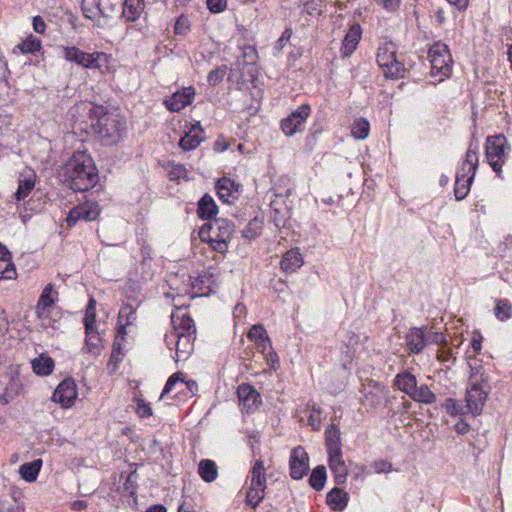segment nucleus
I'll return each mask as SVG.
<instances>
[{
    "label": "nucleus",
    "instance_id": "f257e3e1",
    "mask_svg": "<svg viewBox=\"0 0 512 512\" xmlns=\"http://www.w3.org/2000/svg\"><path fill=\"white\" fill-rule=\"evenodd\" d=\"M63 182L72 190L84 192L94 187L98 173L92 158L84 152L74 153L63 168Z\"/></svg>",
    "mask_w": 512,
    "mask_h": 512
},
{
    "label": "nucleus",
    "instance_id": "e433bc0d",
    "mask_svg": "<svg viewBox=\"0 0 512 512\" xmlns=\"http://www.w3.org/2000/svg\"><path fill=\"white\" fill-rule=\"evenodd\" d=\"M416 402L430 405L436 401V395L432 392L429 387L425 384L415 387L411 395L409 396Z\"/></svg>",
    "mask_w": 512,
    "mask_h": 512
},
{
    "label": "nucleus",
    "instance_id": "412c9836",
    "mask_svg": "<svg viewBox=\"0 0 512 512\" xmlns=\"http://www.w3.org/2000/svg\"><path fill=\"white\" fill-rule=\"evenodd\" d=\"M479 144L476 140H471L468 150L465 155V159L458 172L465 173L467 175L475 176L478 168L479 158Z\"/></svg>",
    "mask_w": 512,
    "mask_h": 512
},
{
    "label": "nucleus",
    "instance_id": "bb28decb",
    "mask_svg": "<svg viewBox=\"0 0 512 512\" xmlns=\"http://www.w3.org/2000/svg\"><path fill=\"white\" fill-rule=\"evenodd\" d=\"M195 334L184 335L180 334L176 337L174 343L176 345V361L185 360L194 349Z\"/></svg>",
    "mask_w": 512,
    "mask_h": 512
},
{
    "label": "nucleus",
    "instance_id": "052dcab7",
    "mask_svg": "<svg viewBox=\"0 0 512 512\" xmlns=\"http://www.w3.org/2000/svg\"><path fill=\"white\" fill-rule=\"evenodd\" d=\"M137 413L140 417L145 418L152 415V408L143 400L137 402Z\"/></svg>",
    "mask_w": 512,
    "mask_h": 512
},
{
    "label": "nucleus",
    "instance_id": "2f4dec72",
    "mask_svg": "<svg viewBox=\"0 0 512 512\" xmlns=\"http://www.w3.org/2000/svg\"><path fill=\"white\" fill-rule=\"evenodd\" d=\"M475 176L458 172L456 175L454 195L456 200H463L470 191V185Z\"/></svg>",
    "mask_w": 512,
    "mask_h": 512
},
{
    "label": "nucleus",
    "instance_id": "3c124183",
    "mask_svg": "<svg viewBox=\"0 0 512 512\" xmlns=\"http://www.w3.org/2000/svg\"><path fill=\"white\" fill-rule=\"evenodd\" d=\"M227 71V65H221L216 69L210 71L207 77L208 84L211 86L218 85L223 80V77L226 75Z\"/></svg>",
    "mask_w": 512,
    "mask_h": 512
},
{
    "label": "nucleus",
    "instance_id": "37998d69",
    "mask_svg": "<svg viewBox=\"0 0 512 512\" xmlns=\"http://www.w3.org/2000/svg\"><path fill=\"white\" fill-rule=\"evenodd\" d=\"M82 11L86 18L98 21L101 16V9L98 0H82Z\"/></svg>",
    "mask_w": 512,
    "mask_h": 512
},
{
    "label": "nucleus",
    "instance_id": "6ab92c4d",
    "mask_svg": "<svg viewBox=\"0 0 512 512\" xmlns=\"http://www.w3.org/2000/svg\"><path fill=\"white\" fill-rule=\"evenodd\" d=\"M362 36V28L359 24H353L347 31L340 49L341 57H349L357 48Z\"/></svg>",
    "mask_w": 512,
    "mask_h": 512
},
{
    "label": "nucleus",
    "instance_id": "69168bd1",
    "mask_svg": "<svg viewBox=\"0 0 512 512\" xmlns=\"http://www.w3.org/2000/svg\"><path fill=\"white\" fill-rule=\"evenodd\" d=\"M32 24H33V29L36 33L43 34L45 32L46 24H45L44 20L42 19V17L35 16L33 18Z\"/></svg>",
    "mask_w": 512,
    "mask_h": 512
},
{
    "label": "nucleus",
    "instance_id": "f8f14e48",
    "mask_svg": "<svg viewBox=\"0 0 512 512\" xmlns=\"http://www.w3.org/2000/svg\"><path fill=\"white\" fill-rule=\"evenodd\" d=\"M290 476L294 480H300L309 471V457L302 446L292 449L289 458Z\"/></svg>",
    "mask_w": 512,
    "mask_h": 512
},
{
    "label": "nucleus",
    "instance_id": "4d7b16f0",
    "mask_svg": "<svg viewBox=\"0 0 512 512\" xmlns=\"http://www.w3.org/2000/svg\"><path fill=\"white\" fill-rule=\"evenodd\" d=\"M444 408L450 415L464 414L463 408L457 403L455 399L448 398L445 400Z\"/></svg>",
    "mask_w": 512,
    "mask_h": 512
},
{
    "label": "nucleus",
    "instance_id": "4468645a",
    "mask_svg": "<svg viewBox=\"0 0 512 512\" xmlns=\"http://www.w3.org/2000/svg\"><path fill=\"white\" fill-rule=\"evenodd\" d=\"M247 337L250 341L254 342L258 351L266 356L276 357V354L272 351L271 341L268 337L267 331L261 324L253 325L248 333Z\"/></svg>",
    "mask_w": 512,
    "mask_h": 512
},
{
    "label": "nucleus",
    "instance_id": "ea45409f",
    "mask_svg": "<svg viewBox=\"0 0 512 512\" xmlns=\"http://www.w3.org/2000/svg\"><path fill=\"white\" fill-rule=\"evenodd\" d=\"M118 337L119 336L117 335V337L113 343L110 358L107 362V369L110 374H114L117 371L118 366L122 362L123 356H124L122 349H121V344L118 341Z\"/></svg>",
    "mask_w": 512,
    "mask_h": 512
},
{
    "label": "nucleus",
    "instance_id": "6e6552de",
    "mask_svg": "<svg viewBox=\"0 0 512 512\" xmlns=\"http://www.w3.org/2000/svg\"><path fill=\"white\" fill-rule=\"evenodd\" d=\"M509 145L504 135L489 136L486 140L485 155L491 168L501 176L502 166L507 159Z\"/></svg>",
    "mask_w": 512,
    "mask_h": 512
},
{
    "label": "nucleus",
    "instance_id": "cd10ccee",
    "mask_svg": "<svg viewBox=\"0 0 512 512\" xmlns=\"http://www.w3.org/2000/svg\"><path fill=\"white\" fill-rule=\"evenodd\" d=\"M203 133L202 128L197 125H193L189 132H187L180 140L179 146L184 151H190L199 146V144L203 141V137L201 134Z\"/></svg>",
    "mask_w": 512,
    "mask_h": 512
},
{
    "label": "nucleus",
    "instance_id": "bf43d9fd",
    "mask_svg": "<svg viewBox=\"0 0 512 512\" xmlns=\"http://www.w3.org/2000/svg\"><path fill=\"white\" fill-rule=\"evenodd\" d=\"M372 468L376 473H389L392 470V464L386 460L380 459L372 463Z\"/></svg>",
    "mask_w": 512,
    "mask_h": 512
},
{
    "label": "nucleus",
    "instance_id": "49530a36",
    "mask_svg": "<svg viewBox=\"0 0 512 512\" xmlns=\"http://www.w3.org/2000/svg\"><path fill=\"white\" fill-rule=\"evenodd\" d=\"M22 53H35L41 48V40L33 35L28 36L23 42L16 46Z\"/></svg>",
    "mask_w": 512,
    "mask_h": 512
},
{
    "label": "nucleus",
    "instance_id": "f3484780",
    "mask_svg": "<svg viewBox=\"0 0 512 512\" xmlns=\"http://www.w3.org/2000/svg\"><path fill=\"white\" fill-rule=\"evenodd\" d=\"M58 293L54 289V285L49 283L43 289L36 305V315L39 319H45L49 316V308L54 305L57 300Z\"/></svg>",
    "mask_w": 512,
    "mask_h": 512
},
{
    "label": "nucleus",
    "instance_id": "393cba45",
    "mask_svg": "<svg viewBox=\"0 0 512 512\" xmlns=\"http://www.w3.org/2000/svg\"><path fill=\"white\" fill-rule=\"evenodd\" d=\"M137 319L136 310L130 304H124L118 314L117 334L123 339L126 334V327L132 325Z\"/></svg>",
    "mask_w": 512,
    "mask_h": 512
},
{
    "label": "nucleus",
    "instance_id": "680f3d73",
    "mask_svg": "<svg viewBox=\"0 0 512 512\" xmlns=\"http://www.w3.org/2000/svg\"><path fill=\"white\" fill-rule=\"evenodd\" d=\"M292 35V30L287 28L283 31L281 37L277 40L275 44V49L280 52L282 48L285 46V44L290 40Z\"/></svg>",
    "mask_w": 512,
    "mask_h": 512
},
{
    "label": "nucleus",
    "instance_id": "dca6fc26",
    "mask_svg": "<svg viewBox=\"0 0 512 512\" xmlns=\"http://www.w3.org/2000/svg\"><path fill=\"white\" fill-rule=\"evenodd\" d=\"M194 96L195 89L192 86L185 87L181 91L175 92L168 100H166L165 105L168 110L178 112L191 104Z\"/></svg>",
    "mask_w": 512,
    "mask_h": 512
},
{
    "label": "nucleus",
    "instance_id": "f704fd0d",
    "mask_svg": "<svg viewBox=\"0 0 512 512\" xmlns=\"http://www.w3.org/2000/svg\"><path fill=\"white\" fill-rule=\"evenodd\" d=\"M250 486L266 489V469L262 460L255 461L251 471Z\"/></svg>",
    "mask_w": 512,
    "mask_h": 512
},
{
    "label": "nucleus",
    "instance_id": "09e8293b",
    "mask_svg": "<svg viewBox=\"0 0 512 512\" xmlns=\"http://www.w3.org/2000/svg\"><path fill=\"white\" fill-rule=\"evenodd\" d=\"M265 489L250 486L246 494V502L252 508H256L264 498Z\"/></svg>",
    "mask_w": 512,
    "mask_h": 512
},
{
    "label": "nucleus",
    "instance_id": "0eeeda50",
    "mask_svg": "<svg viewBox=\"0 0 512 512\" xmlns=\"http://www.w3.org/2000/svg\"><path fill=\"white\" fill-rule=\"evenodd\" d=\"M428 59L431 64V75L439 76L438 81H443L450 76L452 58L448 46L437 42L428 51Z\"/></svg>",
    "mask_w": 512,
    "mask_h": 512
},
{
    "label": "nucleus",
    "instance_id": "f03ea898",
    "mask_svg": "<svg viewBox=\"0 0 512 512\" xmlns=\"http://www.w3.org/2000/svg\"><path fill=\"white\" fill-rule=\"evenodd\" d=\"M91 127L105 145L116 144L122 138L125 121L114 113H108L103 106L89 108Z\"/></svg>",
    "mask_w": 512,
    "mask_h": 512
},
{
    "label": "nucleus",
    "instance_id": "7c9ffc66",
    "mask_svg": "<svg viewBox=\"0 0 512 512\" xmlns=\"http://www.w3.org/2000/svg\"><path fill=\"white\" fill-rule=\"evenodd\" d=\"M325 436H326V447H327L328 454L342 452L341 451L340 431L336 425L331 424L325 430Z\"/></svg>",
    "mask_w": 512,
    "mask_h": 512
},
{
    "label": "nucleus",
    "instance_id": "0e129e2a",
    "mask_svg": "<svg viewBox=\"0 0 512 512\" xmlns=\"http://www.w3.org/2000/svg\"><path fill=\"white\" fill-rule=\"evenodd\" d=\"M452 358L455 360L452 354V349L446 348L445 345H443V347L437 352V359L441 362H447Z\"/></svg>",
    "mask_w": 512,
    "mask_h": 512
},
{
    "label": "nucleus",
    "instance_id": "4c0bfd02",
    "mask_svg": "<svg viewBox=\"0 0 512 512\" xmlns=\"http://www.w3.org/2000/svg\"><path fill=\"white\" fill-rule=\"evenodd\" d=\"M198 473L205 482H212L218 476V468L213 460L203 459L199 463Z\"/></svg>",
    "mask_w": 512,
    "mask_h": 512
},
{
    "label": "nucleus",
    "instance_id": "5701e85b",
    "mask_svg": "<svg viewBox=\"0 0 512 512\" xmlns=\"http://www.w3.org/2000/svg\"><path fill=\"white\" fill-rule=\"evenodd\" d=\"M328 458L335 483L338 485L344 484L347 479L348 468L342 458V452L328 454Z\"/></svg>",
    "mask_w": 512,
    "mask_h": 512
},
{
    "label": "nucleus",
    "instance_id": "c85d7f7f",
    "mask_svg": "<svg viewBox=\"0 0 512 512\" xmlns=\"http://www.w3.org/2000/svg\"><path fill=\"white\" fill-rule=\"evenodd\" d=\"M303 257L297 249L287 251L280 262V267L287 273H293L303 265Z\"/></svg>",
    "mask_w": 512,
    "mask_h": 512
},
{
    "label": "nucleus",
    "instance_id": "9d476101",
    "mask_svg": "<svg viewBox=\"0 0 512 512\" xmlns=\"http://www.w3.org/2000/svg\"><path fill=\"white\" fill-rule=\"evenodd\" d=\"M311 109L308 104L299 106L290 115L281 121V129L286 136H293L304 129V123L310 115Z\"/></svg>",
    "mask_w": 512,
    "mask_h": 512
},
{
    "label": "nucleus",
    "instance_id": "20e7f679",
    "mask_svg": "<svg viewBox=\"0 0 512 512\" xmlns=\"http://www.w3.org/2000/svg\"><path fill=\"white\" fill-rule=\"evenodd\" d=\"M396 45L393 42L381 43L377 50L376 60L384 75L390 78H401L405 73L404 65L396 57Z\"/></svg>",
    "mask_w": 512,
    "mask_h": 512
},
{
    "label": "nucleus",
    "instance_id": "72a5a7b5",
    "mask_svg": "<svg viewBox=\"0 0 512 512\" xmlns=\"http://www.w3.org/2000/svg\"><path fill=\"white\" fill-rule=\"evenodd\" d=\"M395 385L399 390L410 396L417 385V379L410 372L404 371L396 375Z\"/></svg>",
    "mask_w": 512,
    "mask_h": 512
},
{
    "label": "nucleus",
    "instance_id": "338daca9",
    "mask_svg": "<svg viewBox=\"0 0 512 512\" xmlns=\"http://www.w3.org/2000/svg\"><path fill=\"white\" fill-rule=\"evenodd\" d=\"M305 8L310 16H317L321 14V10L318 9L317 4L313 1H307L305 3Z\"/></svg>",
    "mask_w": 512,
    "mask_h": 512
},
{
    "label": "nucleus",
    "instance_id": "5fc2aeb1",
    "mask_svg": "<svg viewBox=\"0 0 512 512\" xmlns=\"http://www.w3.org/2000/svg\"><path fill=\"white\" fill-rule=\"evenodd\" d=\"M16 277V269L13 264L8 261H4L3 264H0V280L1 279H13Z\"/></svg>",
    "mask_w": 512,
    "mask_h": 512
},
{
    "label": "nucleus",
    "instance_id": "473e14b6",
    "mask_svg": "<svg viewBox=\"0 0 512 512\" xmlns=\"http://www.w3.org/2000/svg\"><path fill=\"white\" fill-rule=\"evenodd\" d=\"M197 212L201 219H211L217 215L218 207L209 194H204L199 200Z\"/></svg>",
    "mask_w": 512,
    "mask_h": 512
},
{
    "label": "nucleus",
    "instance_id": "8fccbe9b",
    "mask_svg": "<svg viewBox=\"0 0 512 512\" xmlns=\"http://www.w3.org/2000/svg\"><path fill=\"white\" fill-rule=\"evenodd\" d=\"M178 383H184V374L182 372H176L168 378L160 395V399L169 394Z\"/></svg>",
    "mask_w": 512,
    "mask_h": 512
},
{
    "label": "nucleus",
    "instance_id": "a211bd4d",
    "mask_svg": "<svg viewBox=\"0 0 512 512\" xmlns=\"http://www.w3.org/2000/svg\"><path fill=\"white\" fill-rule=\"evenodd\" d=\"M216 192L218 198L223 203H232L238 198L239 185L227 177L219 179L216 183Z\"/></svg>",
    "mask_w": 512,
    "mask_h": 512
},
{
    "label": "nucleus",
    "instance_id": "864d4df0",
    "mask_svg": "<svg viewBox=\"0 0 512 512\" xmlns=\"http://www.w3.org/2000/svg\"><path fill=\"white\" fill-rule=\"evenodd\" d=\"M261 230L260 223L255 219L248 223V225L242 230L243 237L247 239L256 238Z\"/></svg>",
    "mask_w": 512,
    "mask_h": 512
},
{
    "label": "nucleus",
    "instance_id": "39448f33",
    "mask_svg": "<svg viewBox=\"0 0 512 512\" xmlns=\"http://www.w3.org/2000/svg\"><path fill=\"white\" fill-rule=\"evenodd\" d=\"M489 391L490 385L482 375L480 378L471 375L470 386L465 398L467 413H471L473 416L479 415L483 410Z\"/></svg>",
    "mask_w": 512,
    "mask_h": 512
},
{
    "label": "nucleus",
    "instance_id": "1a4fd4ad",
    "mask_svg": "<svg viewBox=\"0 0 512 512\" xmlns=\"http://www.w3.org/2000/svg\"><path fill=\"white\" fill-rule=\"evenodd\" d=\"M171 321L173 325V331L170 334H166L165 342L168 348L174 344L176 337L180 334L185 336L189 334H196V328L193 319L188 315L187 312L177 309L171 314Z\"/></svg>",
    "mask_w": 512,
    "mask_h": 512
},
{
    "label": "nucleus",
    "instance_id": "774afa93",
    "mask_svg": "<svg viewBox=\"0 0 512 512\" xmlns=\"http://www.w3.org/2000/svg\"><path fill=\"white\" fill-rule=\"evenodd\" d=\"M470 430V426L468 423L464 422L463 420H460L458 421L456 424H455V431L460 434V435H464L466 433H468Z\"/></svg>",
    "mask_w": 512,
    "mask_h": 512
},
{
    "label": "nucleus",
    "instance_id": "de8ad7c7",
    "mask_svg": "<svg viewBox=\"0 0 512 512\" xmlns=\"http://www.w3.org/2000/svg\"><path fill=\"white\" fill-rule=\"evenodd\" d=\"M84 326L85 330L96 329V301L91 298L86 307L85 317H84Z\"/></svg>",
    "mask_w": 512,
    "mask_h": 512
},
{
    "label": "nucleus",
    "instance_id": "13d9d810",
    "mask_svg": "<svg viewBox=\"0 0 512 512\" xmlns=\"http://www.w3.org/2000/svg\"><path fill=\"white\" fill-rule=\"evenodd\" d=\"M207 8L212 13H221L227 8V0H206Z\"/></svg>",
    "mask_w": 512,
    "mask_h": 512
},
{
    "label": "nucleus",
    "instance_id": "a878e982",
    "mask_svg": "<svg viewBox=\"0 0 512 512\" xmlns=\"http://www.w3.org/2000/svg\"><path fill=\"white\" fill-rule=\"evenodd\" d=\"M406 346L411 353L419 354L426 346L424 328H411L406 335Z\"/></svg>",
    "mask_w": 512,
    "mask_h": 512
},
{
    "label": "nucleus",
    "instance_id": "ddd939ff",
    "mask_svg": "<svg viewBox=\"0 0 512 512\" xmlns=\"http://www.w3.org/2000/svg\"><path fill=\"white\" fill-rule=\"evenodd\" d=\"M77 385L72 378L63 380L52 395V400L62 407H71L77 398Z\"/></svg>",
    "mask_w": 512,
    "mask_h": 512
},
{
    "label": "nucleus",
    "instance_id": "9b49d317",
    "mask_svg": "<svg viewBox=\"0 0 512 512\" xmlns=\"http://www.w3.org/2000/svg\"><path fill=\"white\" fill-rule=\"evenodd\" d=\"M99 215V205L96 202L86 201L78 204L69 211L66 217V223L69 227H73L80 220L91 222L96 220Z\"/></svg>",
    "mask_w": 512,
    "mask_h": 512
},
{
    "label": "nucleus",
    "instance_id": "a18cd8bd",
    "mask_svg": "<svg viewBox=\"0 0 512 512\" xmlns=\"http://www.w3.org/2000/svg\"><path fill=\"white\" fill-rule=\"evenodd\" d=\"M494 314L500 321H506L512 316V305L506 299H500L497 301L494 308Z\"/></svg>",
    "mask_w": 512,
    "mask_h": 512
},
{
    "label": "nucleus",
    "instance_id": "e2e57ef3",
    "mask_svg": "<svg viewBox=\"0 0 512 512\" xmlns=\"http://www.w3.org/2000/svg\"><path fill=\"white\" fill-rule=\"evenodd\" d=\"M376 2L388 11H395L399 8L401 0H376Z\"/></svg>",
    "mask_w": 512,
    "mask_h": 512
},
{
    "label": "nucleus",
    "instance_id": "c756f323",
    "mask_svg": "<svg viewBox=\"0 0 512 512\" xmlns=\"http://www.w3.org/2000/svg\"><path fill=\"white\" fill-rule=\"evenodd\" d=\"M349 501V495L340 488H333L327 493L326 502L334 511L343 510Z\"/></svg>",
    "mask_w": 512,
    "mask_h": 512
},
{
    "label": "nucleus",
    "instance_id": "b1692460",
    "mask_svg": "<svg viewBox=\"0 0 512 512\" xmlns=\"http://www.w3.org/2000/svg\"><path fill=\"white\" fill-rule=\"evenodd\" d=\"M103 344L98 328L85 330V344L82 348L83 353H88L93 356H99L102 352Z\"/></svg>",
    "mask_w": 512,
    "mask_h": 512
},
{
    "label": "nucleus",
    "instance_id": "6e6d98bb",
    "mask_svg": "<svg viewBox=\"0 0 512 512\" xmlns=\"http://www.w3.org/2000/svg\"><path fill=\"white\" fill-rule=\"evenodd\" d=\"M190 24L188 18L185 16H180L177 18L176 23L174 25V32L178 35H184L189 31Z\"/></svg>",
    "mask_w": 512,
    "mask_h": 512
},
{
    "label": "nucleus",
    "instance_id": "a19ab883",
    "mask_svg": "<svg viewBox=\"0 0 512 512\" xmlns=\"http://www.w3.org/2000/svg\"><path fill=\"white\" fill-rule=\"evenodd\" d=\"M32 368L36 374L46 376L52 373L54 361L50 357L40 356L32 361Z\"/></svg>",
    "mask_w": 512,
    "mask_h": 512
},
{
    "label": "nucleus",
    "instance_id": "58836bf2",
    "mask_svg": "<svg viewBox=\"0 0 512 512\" xmlns=\"http://www.w3.org/2000/svg\"><path fill=\"white\" fill-rule=\"evenodd\" d=\"M41 466L42 460L36 459L32 462L22 464L19 468V473L24 480L33 482L37 479Z\"/></svg>",
    "mask_w": 512,
    "mask_h": 512
},
{
    "label": "nucleus",
    "instance_id": "4be33fe9",
    "mask_svg": "<svg viewBox=\"0 0 512 512\" xmlns=\"http://www.w3.org/2000/svg\"><path fill=\"white\" fill-rule=\"evenodd\" d=\"M479 144L476 140H471L468 150L465 155V159L458 172L465 173L467 175L475 176L478 168L479 158Z\"/></svg>",
    "mask_w": 512,
    "mask_h": 512
},
{
    "label": "nucleus",
    "instance_id": "c03bdc74",
    "mask_svg": "<svg viewBox=\"0 0 512 512\" xmlns=\"http://www.w3.org/2000/svg\"><path fill=\"white\" fill-rule=\"evenodd\" d=\"M370 130L369 122L364 118L356 119L351 127V134L354 138L363 140L368 137Z\"/></svg>",
    "mask_w": 512,
    "mask_h": 512
},
{
    "label": "nucleus",
    "instance_id": "79ce46f5",
    "mask_svg": "<svg viewBox=\"0 0 512 512\" xmlns=\"http://www.w3.org/2000/svg\"><path fill=\"white\" fill-rule=\"evenodd\" d=\"M326 479V468L323 465H319L313 469L309 478V483L316 491H320L324 488Z\"/></svg>",
    "mask_w": 512,
    "mask_h": 512
},
{
    "label": "nucleus",
    "instance_id": "7ed1b4c3",
    "mask_svg": "<svg viewBox=\"0 0 512 512\" xmlns=\"http://www.w3.org/2000/svg\"><path fill=\"white\" fill-rule=\"evenodd\" d=\"M233 231L234 224L230 220L217 218L203 225L200 228L199 236L202 241H208L215 251L224 253L228 249V242Z\"/></svg>",
    "mask_w": 512,
    "mask_h": 512
},
{
    "label": "nucleus",
    "instance_id": "423d86ee",
    "mask_svg": "<svg viewBox=\"0 0 512 512\" xmlns=\"http://www.w3.org/2000/svg\"><path fill=\"white\" fill-rule=\"evenodd\" d=\"M62 56L81 67L98 70L107 64L109 58L104 52L87 53L75 46L62 47Z\"/></svg>",
    "mask_w": 512,
    "mask_h": 512
},
{
    "label": "nucleus",
    "instance_id": "c9c22d12",
    "mask_svg": "<svg viewBox=\"0 0 512 512\" xmlns=\"http://www.w3.org/2000/svg\"><path fill=\"white\" fill-rule=\"evenodd\" d=\"M143 8V0H125L122 13L128 21H135L140 17Z\"/></svg>",
    "mask_w": 512,
    "mask_h": 512
},
{
    "label": "nucleus",
    "instance_id": "603ef678",
    "mask_svg": "<svg viewBox=\"0 0 512 512\" xmlns=\"http://www.w3.org/2000/svg\"><path fill=\"white\" fill-rule=\"evenodd\" d=\"M424 335H425L426 345L430 344V343L446 345V343H447L445 336L441 332L432 331V330H428L427 328H424Z\"/></svg>",
    "mask_w": 512,
    "mask_h": 512
},
{
    "label": "nucleus",
    "instance_id": "aec40b11",
    "mask_svg": "<svg viewBox=\"0 0 512 512\" xmlns=\"http://www.w3.org/2000/svg\"><path fill=\"white\" fill-rule=\"evenodd\" d=\"M36 173L32 169H25L18 178V188L14 196L17 201L25 199L35 187Z\"/></svg>",
    "mask_w": 512,
    "mask_h": 512
},
{
    "label": "nucleus",
    "instance_id": "2eb2a0df",
    "mask_svg": "<svg viewBox=\"0 0 512 512\" xmlns=\"http://www.w3.org/2000/svg\"><path fill=\"white\" fill-rule=\"evenodd\" d=\"M239 403L242 410L253 412L261 403L260 394L249 384H241L237 389Z\"/></svg>",
    "mask_w": 512,
    "mask_h": 512
}]
</instances>
